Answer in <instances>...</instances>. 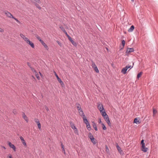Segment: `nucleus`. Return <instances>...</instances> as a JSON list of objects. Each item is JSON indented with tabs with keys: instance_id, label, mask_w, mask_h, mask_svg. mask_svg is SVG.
Returning a JSON list of instances; mask_svg holds the SVG:
<instances>
[{
	"instance_id": "f8f14e48",
	"label": "nucleus",
	"mask_w": 158,
	"mask_h": 158,
	"mask_svg": "<svg viewBox=\"0 0 158 158\" xmlns=\"http://www.w3.org/2000/svg\"><path fill=\"white\" fill-rule=\"evenodd\" d=\"M134 51V49L133 48H127V51H126V53H129L131 52H133Z\"/></svg>"
},
{
	"instance_id": "864d4df0",
	"label": "nucleus",
	"mask_w": 158,
	"mask_h": 158,
	"mask_svg": "<svg viewBox=\"0 0 158 158\" xmlns=\"http://www.w3.org/2000/svg\"><path fill=\"white\" fill-rule=\"evenodd\" d=\"M142 145V146H141V148H143L144 147H145V143H143L142 144H141Z\"/></svg>"
},
{
	"instance_id": "dca6fc26",
	"label": "nucleus",
	"mask_w": 158,
	"mask_h": 158,
	"mask_svg": "<svg viewBox=\"0 0 158 158\" xmlns=\"http://www.w3.org/2000/svg\"><path fill=\"white\" fill-rule=\"evenodd\" d=\"M92 123L93 127L96 131H97L98 129L96 123L94 122H93Z\"/></svg>"
},
{
	"instance_id": "bf43d9fd",
	"label": "nucleus",
	"mask_w": 158,
	"mask_h": 158,
	"mask_svg": "<svg viewBox=\"0 0 158 158\" xmlns=\"http://www.w3.org/2000/svg\"><path fill=\"white\" fill-rule=\"evenodd\" d=\"M4 31L2 29V28H0V32H3Z\"/></svg>"
},
{
	"instance_id": "c03bdc74",
	"label": "nucleus",
	"mask_w": 158,
	"mask_h": 158,
	"mask_svg": "<svg viewBox=\"0 0 158 158\" xmlns=\"http://www.w3.org/2000/svg\"><path fill=\"white\" fill-rule=\"evenodd\" d=\"M77 110L78 111L82 109L81 108V106H77Z\"/></svg>"
},
{
	"instance_id": "e433bc0d",
	"label": "nucleus",
	"mask_w": 158,
	"mask_h": 158,
	"mask_svg": "<svg viewBox=\"0 0 158 158\" xmlns=\"http://www.w3.org/2000/svg\"><path fill=\"white\" fill-rule=\"evenodd\" d=\"M12 18L15 20L17 22L19 23H20V22L19 21V20L15 18L14 17H13Z\"/></svg>"
},
{
	"instance_id": "37998d69",
	"label": "nucleus",
	"mask_w": 158,
	"mask_h": 158,
	"mask_svg": "<svg viewBox=\"0 0 158 158\" xmlns=\"http://www.w3.org/2000/svg\"><path fill=\"white\" fill-rule=\"evenodd\" d=\"M115 145H116L117 150L118 151V143H115Z\"/></svg>"
},
{
	"instance_id": "1a4fd4ad",
	"label": "nucleus",
	"mask_w": 158,
	"mask_h": 158,
	"mask_svg": "<svg viewBox=\"0 0 158 158\" xmlns=\"http://www.w3.org/2000/svg\"><path fill=\"white\" fill-rule=\"evenodd\" d=\"M106 117H107L105 119L106 121L107 122L108 125L109 126H110L111 123H110V120H109V118L108 117V116L107 115V116H106Z\"/></svg>"
},
{
	"instance_id": "69168bd1",
	"label": "nucleus",
	"mask_w": 158,
	"mask_h": 158,
	"mask_svg": "<svg viewBox=\"0 0 158 158\" xmlns=\"http://www.w3.org/2000/svg\"><path fill=\"white\" fill-rule=\"evenodd\" d=\"M15 110H13V112L15 114Z\"/></svg>"
},
{
	"instance_id": "2eb2a0df",
	"label": "nucleus",
	"mask_w": 158,
	"mask_h": 158,
	"mask_svg": "<svg viewBox=\"0 0 158 158\" xmlns=\"http://www.w3.org/2000/svg\"><path fill=\"white\" fill-rule=\"evenodd\" d=\"M59 27L61 29V30L65 33V34L67 33V32L65 30L62 26L61 25L59 26Z\"/></svg>"
},
{
	"instance_id": "2f4dec72",
	"label": "nucleus",
	"mask_w": 158,
	"mask_h": 158,
	"mask_svg": "<svg viewBox=\"0 0 158 158\" xmlns=\"http://www.w3.org/2000/svg\"><path fill=\"white\" fill-rule=\"evenodd\" d=\"M101 124L102 125V129L104 130H105L106 129V126H105V125H104V124L103 123H101Z\"/></svg>"
},
{
	"instance_id": "f03ea898",
	"label": "nucleus",
	"mask_w": 158,
	"mask_h": 158,
	"mask_svg": "<svg viewBox=\"0 0 158 158\" xmlns=\"http://www.w3.org/2000/svg\"><path fill=\"white\" fill-rule=\"evenodd\" d=\"M5 14L6 15L7 17L10 18H12V17H13V15L9 12L7 11H5Z\"/></svg>"
},
{
	"instance_id": "c756f323",
	"label": "nucleus",
	"mask_w": 158,
	"mask_h": 158,
	"mask_svg": "<svg viewBox=\"0 0 158 158\" xmlns=\"http://www.w3.org/2000/svg\"><path fill=\"white\" fill-rule=\"evenodd\" d=\"M105 148H106V152L107 153L109 152V149L107 147V146L106 145H105Z\"/></svg>"
},
{
	"instance_id": "6e6d98bb",
	"label": "nucleus",
	"mask_w": 158,
	"mask_h": 158,
	"mask_svg": "<svg viewBox=\"0 0 158 158\" xmlns=\"http://www.w3.org/2000/svg\"><path fill=\"white\" fill-rule=\"evenodd\" d=\"M45 109L47 110V111H48L49 109H48V107H47V106H45Z\"/></svg>"
},
{
	"instance_id": "c85d7f7f",
	"label": "nucleus",
	"mask_w": 158,
	"mask_h": 158,
	"mask_svg": "<svg viewBox=\"0 0 158 158\" xmlns=\"http://www.w3.org/2000/svg\"><path fill=\"white\" fill-rule=\"evenodd\" d=\"M44 47L47 50H48L49 49V48L47 46V45L45 43L43 45Z\"/></svg>"
},
{
	"instance_id": "c9c22d12",
	"label": "nucleus",
	"mask_w": 158,
	"mask_h": 158,
	"mask_svg": "<svg viewBox=\"0 0 158 158\" xmlns=\"http://www.w3.org/2000/svg\"><path fill=\"white\" fill-rule=\"evenodd\" d=\"M60 83V85H64V83L63 82L61 81V79L59 80V81H58Z\"/></svg>"
},
{
	"instance_id": "5701e85b",
	"label": "nucleus",
	"mask_w": 158,
	"mask_h": 158,
	"mask_svg": "<svg viewBox=\"0 0 158 158\" xmlns=\"http://www.w3.org/2000/svg\"><path fill=\"white\" fill-rule=\"evenodd\" d=\"M91 142L94 144H95L96 143V141L95 139L94 138H92L91 139Z\"/></svg>"
},
{
	"instance_id": "ea45409f",
	"label": "nucleus",
	"mask_w": 158,
	"mask_h": 158,
	"mask_svg": "<svg viewBox=\"0 0 158 158\" xmlns=\"http://www.w3.org/2000/svg\"><path fill=\"white\" fill-rule=\"evenodd\" d=\"M42 44V45H43V44H44L45 43L43 41V40H42L41 39L40 40V41H39Z\"/></svg>"
},
{
	"instance_id": "338daca9",
	"label": "nucleus",
	"mask_w": 158,
	"mask_h": 158,
	"mask_svg": "<svg viewBox=\"0 0 158 158\" xmlns=\"http://www.w3.org/2000/svg\"><path fill=\"white\" fill-rule=\"evenodd\" d=\"M106 49L108 51V48H106Z\"/></svg>"
},
{
	"instance_id": "a18cd8bd",
	"label": "nucleus",
	"mask_w": 158,
	"mask_h": 158,
	"mask_svg": "<svg viewBox=\"0 0 158 158\" xmlns=\"http://www.w3.org/2000/svg\"><path fill=\"white\" fill-rule=\"evenodd\" d=\"M36 38L39 41H40V40H41L40 38L38 35H37L36 36Z\"/></svg>"
},
{
	"instance_id": "3c124183",
	"label": "nucleus",
	"mask_w": 158,
	"mask_h": 158,
	"mask_svg": "<svg viewBox=\"0 0 158 158\" xmlns=\"http://www.w3.org/2000/svg\"><path fill=\"white\" fill-rule=\"evenodd\" d=\"M31 69L32 70L33 72H35V70L33 68H32V67H31Z\"/></svg>"
},
{
	"instance_id": "9b49d317",
	"label": "nucleus",
	"mask_w": 158,
	"mask_h": 158,
	"mask_svg": "<svg viewBox=\"0 0 158 158\" xmlns=\"http://www.w3.org/2000/svg\"><path fill=\"white\" fill-rule=\"evenodd\" d=\"M134 29V27L133 25H131L130 27L128 29V31L129 32H132Z\"/></svg>"
},
{
	"instance_id": "9d476101",
	"label": "nucleus",
	"mask_w": 158,
	"mask_h": 158,
	"mask_svg": "<svg viewBox=\"0 0 158 158\" xmlns=\"http://www.w3.org/2000/svg\"><path fill=\"white\" fill-rule=\"evenodd\" d=\"M28 44L30 45L31 47L32 48H34L35 47V46L34 44L30 40L27 43Z\"/></svg>"
},
{
	"instance_id": "052dcab7",
	"label": "nucleus",
	"mask_w": 158,
	"mask_h": 158,
	"mask_svg": "<svg viewBox=\"0 0 158 158\" xmlns=\"http://www.w3.org/2000/svg\"><path fill=\"white\" fill-rule=\"evenodd\" d=\"M57 43L59 45H61V43L60 42H59V41H57Z\"/></svg>"
},
{
	"instance_id": "4468645a",
	"label": "nucleus",
	"mask_w": 158,
	"mask_h": 158,
	"mask_svg": "<svg viewBox=\"0 0 158 158\" xmlns=\"http://www.w3.org/2000/svg\"><path fill=\"white\" fill-rule=\"evenodd\" d=\"M82 118L83 119V122L85 124L89 122V121H88L86 117L85 116L84 117H82Z\"/></svg>"
},
{
	"instance_id": "6ab92c4d",
	"label": "nucleus",
	"mask_w": 158,
	"mask_h": 158,
	"mask_svg": "<svg viewBox=\"0 0 158 158\" xmlns=\"http://www.w3.org/2000/svg\"><path fill=\"white\" fill-rule=\"evenodd\" d=\"M141 149L143 152H146L148 150V148L144 147L143 148H142Z\"/></svg>"
},
{
	"instance_id": "774afa93",
	"label": "nucleus",
	"mask_w": 158,
	"mask_h": 158,
	"mask_svg": "<svg viewBox=\"0 0 158 158\" xmlns=\"http://www.w3.org/2000/svg\"><path fill=\"white\" fill-rule=\"evenodd\" d=\"M104 117V119H105V118H106V117H106V116H105V117Z\"/></svg>"
},
{
	"instance_id": "20e7f679",
	"label": "nucleus",
	"mask_w": 158,
	"mask_h": 158,
	"mask_svg": "<svg viewBox=\"0 0 158 158\" xmlns=\"http://www.w3.org/2000/svg\"><path fill=\"white\" fill-rule=\"evenodd\" d=\"M8 144H9V146L11 148H13V150L14 151H16V148L14 144H11V143L10 142H8Z\"/></svg>"
},
{
	"instance_id": "4d7b16f0",
	"label": "nucleus",
	"mask_w": 158,
	"mask_h": 158,
	"mask_svg": "<svg viewBox=\"0 0 158 158\" xmlns=\"http://www.w3.org/2000/svg\"><path fill=\"white\" fill-rule=\"evenodd\" d=\"M62 151H64V153H65V151H64V147H62Z\"/></svg>"
},
{
	"instance_id": "7c9ffc66",
	"label": "nucleus",
	"mask_w": 158,
	"mask_h": 158,
	"mask_svg": "<svg viewBox=\"0 0 158 158\" xmlns=\"http://www.w3.org/2000/svg\"><path fill=\"white\" fill-rule=\"evenodd\" d=\"M126 67V68H127V69H128L129 68H130V69H131L133 68V66H132L131 65H127Z\"/></svg>"
},
{
	"instance_id": "aec40b11",
	"label": "nucleus",
	"mask_w": 158,
	"mask_h": 158,
	"mask_svg": "<svg viewBox=\"0 0 158 158\" xmlns=\"http://www.w3.org/2000/svg\"><path fill=\"white\" fill-rule=\"evenodd\" d=\"M101 113L102 114V115L103 117L107 116V115L106 114L105 111H102V113Z\"/></svg>"
},
{
	"instance_id": "f3484780",
	"label": "nucleus",
	"mask_w": 158,
	"mask_h": 158,
	"mask_svg": "<svg viewBox=\"0 0 158 158\" xmlns=\"http://www.w3.org/2000/svg\"><path fill=\"white\" fill-rule=\"evenodd\" d=\"M85 124L86 125V127H87L88 130L89 131H90L91 129V128H90V125L89 123L88 122L87 123H86Z\"/></svg>"
},
{
	"instance_id": "680f3d73",
	"label": "nucleus",
	"mask_w": 158,
	"mask_h": 158,
	"mask_svg": "<svg viewBox=\"0 0 158 158\" xmlns=\"http://www.w3.org/2000/svg\"><path fill=\"white\" fill-rule=\"evenodd\" d=\"M61 148H62V147H64V145H63V143H61Z\"/></svg>"
},
{
	"instance_id": "4c0bfd02",
	"label": "nucleus",
	"mask_w": 158,
	"mask_h": 158,
	"mask_svg": "<svg viewBox=\"0 0 158 158\" xmlns=\"http://www.w3.org/2000/svg\"><path fill=\"white\" fill-rule=\"evenodd\" d=\"M20 36L22 38H23V39L25 37H26L24 35H23V34H20Z\"/></svg>"
},
{
	"instance_id": "de8ad7c7",
	"label": "nucleus",
	"mask_w": 158,
	"mask_h": 158,
	"mask_svg": "<svg viewBox=\"0 0 158 158\" xmlns=\"http://www.w3.org/2000/svg\"><path fill=\"white\" fill-rule=\"evenodd\" d=\"M8 158H13L12 157L11 155L10 154H9L8 156Z\"/></svg>"
},
{
	"instance_id": "39448f33",
	"label": "nucleus",
	"mask_w": 158,
	"mask_h": 158,
	"mask_svg": "<svg viewBox=\"0 0 158 158\" xmlns=\"http://www.w3.org/2000/svg\"><path fill=\"white\" fill-rule=\"evenodd\" d=\"M35 122L37 124L39 129H40L41 128V125L39 120L37 119H35Z\"/></svg>"
},
{
	"instance_id": "423d86ee",
	"label": "nucleus",
	"mask_w": 158,
	"mask_h": 158,
	"mask_svg": "<svg viewBox=\"0 0 158 158\" xmlns=\"http://www.w3.org/2000/svg\"><path fill=\"white\" fill-rule=\"evenodd\" d=\"M78 111L79 114L80 116H81L82 117H84L85 116V115L84 114L83 112L82 109Z\"/></svg>"
},
{
	"instance_id": "0eeeda50",
	"label": "nucleus",
	"mask_w": 158,
	"mask_h": 158,
	"mask_svg": "<svg viewBox=\"0 0 158 158\" xmlns=\"http://www.w3.org/2000/svg\"><path fill=\"white\" fill-rule=\"evenodd\" d=\"M128 69L126 68V67L123 68L121 70V72L123 74H125L127 72V71Z\"/></svg>"
},
{
	"instance_id": "ddd939ff",
	"label": "nucleus",
	"mask_w": 158,
	"mask_h": 158,
	"mask_svg": "<svg viewBox=\"0 0 158 158\" xmlns=\"http://www.w3.org/2000/svg\"><path fill=\"white\" fill-rule=\"evenodd\" d=\"M20 139L22 141V143L25 146H26V143L23 139V138L22 136H20Z\"/></svg>"
},
{
	"instance_id": "49530a36",
	"label": "nucleus",
	"mask_w": 158,
	"mask_h": 158,
	"mask_svg": "<svg viewBox=\"0 0 158 158\" xmlns=\"http://www.w3.org/2000/svg\"><path fill=\"white\" fill-rule=\"evenodd\" d=\"M35 2H37L40 3V0H34Z\"/></svg>"
},
{
	"instance_id": "412c9836",
	"label": "nucleus",
	"mask_w": 158,
	"mask_h": 158,
	"mask_svg": "<svg viewBox=\"0 0 158 158\" xmlns=\"http://www.w3.org/2000/svg\"><path fill=\"white\" fill-rule=\"evenodd\" d=\"M88 137L90 139L92 138H94L93 135H92V133L90 132L88 134Z\"/></svg>"
},
{
	"instance_id": "13d9d810",
	"label": "nucleus",
	"mask_w": 158,
	"mask_h": 158,
	"mask_svg": "<svg viewBox=\"0 0 158 158\" xmlns=\"http://www.w3.org/2000/svg\"><path fill=\"white\" fill-rule=\"evenodd\" d=\"M36 6L39 9H41V7L39 6V5H37Z\"/></svg>"
},
{
	"instance_id": "603ef678",
	"label": "nucleus",
	"mask_w": 158,
	"mask_h": 158,
	"mask_svg": "<svg viewBox=\"0 0 158 158\" xmlns=\"http://www.w3.org/2000/svg\"><path fill=\"white\" fill-rule=\"evenodd\" d=\"M76 105L77 106H81L80 105L79 103H77L76 104Z\"/></svg>"
},
{
	"instance_id": "e2e57ef3",
	"label": "nucleus",
	"mask_w": 158,
	"mask_h": 158,
	"mask_svg": "<svg viewBox=\"0 0 158 158\" xmlns=\"http://www.w3.org/2000/svg\"><path fill=\"white\" fill-rule=\"evenodd\" d=\"M98 122H99V123H101V121L100 118H99V120Z\"/></svg>"
},
{
	"instance_id": "58836bf2",
	"label": "nucleus",
	"mask_w": 158,
	"mask_h": 158,
	"mask_svg": "<svg viewBox=\"0 0 158 158\" xmlns=\"http://www.w3.org/2000/svg\"><path fill=\"white\" fill-rule=\"evenodd\" d=\"M42 44V45H43V44H44L45 43L43 41V40H42L41 39L40 40V41H39Z\"/></svg>"
},
{
	"instance_id": "f257e3e1",
	"label": "nucleus",
	"mask_w": 158,
	"mask_h": 158,
	"mask_svg": "<svg viewBox=\"0 0 158 158\" xmlns=\"http://www.w3.org/2000/svg\"><path fill=\"white\" fill-rule=\"evenodd\" d=\"M66 35L68 37L69 40L71 42V43L72 44L75 46H77V43H76V42H74L72 39L71 38V37L67 34V33L66 34Z\"/></svg>"
},
{
	"instance_id": "0e129e2a",
	"label": "nucleus",
	"mask_w": 158,
	"mask_h": 158,
	"mask_svg": "<svg viewBox=\"0 0 158 158\" xmlns=\"http://www.w3.org/2000/svg\"><path fill=\"white\" fill-rule=\"evenodd\" d=\"M2 148H3L4 149H6V148L5 147H4V146H3V147H2Z\"/></svg>"
},
{
	"instance_id": "a19ab883",
	"label": "nucleus",
	"mask_w": 158,
	"mask_h": 158,
	"mask_svg": "<svg viewBox=\"0 0 158 158\" xmlns=\"http://www.w3.org/2000/svg\"><path fill=\"white\" fill-rule=\"evenodd\" d=\"M42 44V45H43V44H44L45 43L43 41V40H42L41 39L40 40V41H39Z\"/></svg>"
},
{
	"instance_id": "7ed1b4c3",
	"label": "nucleus",
	"mask_w": 158,
	"mask_h": 158,
	"mask_svg": "<svg viewBox=\"0 0 158 158\" xmlns=\"http://www.w3.org/2000/svg\"><path fill=\"white\" fill-rule=\"evenodd\" d=\"M98 107L100 113H102V112L104 110V108L102 105L100 104H98Z\"/></svg>"
},
{
	"instance_id": "473e14b6",
	"label": "nucleus",
	"mask_w": 158,
	"mask_h": 158,
	"mask_svg": "<svg viewBox=\"0 0 158 158\" xmlns=\"http://www.w3.org/2000/svg\"><path fill=\"white\" fill-rule=\"evenodd\" d=\"M23 40L26 42L27 43L28 42L29 40L26 37H25L23 39Z\"/></svg>"
},
{
	"instance_id": "f704fd0d",
	"label": "nucleus",
	"mask_w": 158,
	"mask_h": 158,
	"mask_svg": "<svg viewBox=\"0 0 158 158\" xmlns=\"http://www.w3.org/2000/svg\"><path fill=\"white\" fill-rule=\"evenodd\" d=\"M60 83V85H64V83L63 82L61 81V79L59 80V81H58Z\"/></svg>"
},
{
	"instance_id": "a211bd4d",
	"label": "nucleus",
	"mask_w": 158,
	"mask_h": 158,
	"mask_svg": "<svg viewBox=\"0 0 158 158\" xmlns=\"http://www.w3.org/2000/svg\"><path fill=\"white\" fill-rule=\"evenodd\" d=\"M134 122L137 124H139L140 123L139 120H138L137 118H135L134 119Z\"/></svg>"
},
{
	"instance_id": "6e6552de",
	"label": "nucleus",
	"mask_w": 158,
	"mask_h": 158,
	"mask_svg": "<svg viewBox=\"0 0 158 158\" xmlns=\"http://www.w3.org/2000/svg\"><path fill=\"white\" fill-rule=\"evenodd\" d=\"M70 126H71V128L73 129L76 130V131H77V128H76V127L75 126L74 124H73V122H70Z\"/></svg>"
},
{
	"instance_id": "cd10ccee",
	"label": "nucleus",
	"mask_w": 158,
	"mask_h": 158,
	"mask_svg": "<svg viewBox=\"0 0 158 158\" xmlns=\"http://www.w3.org/2000/svg\"><path fill=\"white\" fill-rule=\"evenodd\" d=\"M94 69L96 73H98L99 72V71L97 67L94 68Z\"/></svg>"
},
{
	"instance_id": "393cba45",
	"label": "nucleus",
	"mask_w": 158,
	"mask_h": 158,
	"mask_svg": "<svg viewBox=\"0 0 158 158\" xmlns=\"http://www.w3.org/2000/svg\"><path fill=\"white\" fill-rule=\"evenodd\" d=\"M142 74V72H139V73H138L137 74V78L138 79H139L140 77L141 76V75Z\"/></svg>"
},
{
	"instance_id": "8fccbe9b",
	"label": "nucleus",
	"mask_w": 158,
	"mask_h": 158,
	"mask_svg": "<svg viewBox=\"0 0 158 158\" xmlns=\"http://www.w3.org/2000/svg\"><path fill=\"white\" fill-rule=\"evenodd\" d=\"M119 153H120V154H121L122 153V150H121V149L120 148V147H119Z\"/></svg>"
},
{
	"instance_id": "a878e982",
	"label": "nucleus",
	"mask_w": 158,
	"mask_h": 158,
	"mask_svg": "<svg viewBox=\"0 0 158 158\" xmlns=\"http://www.w3.org/2000/svg\"><path fill=\"white\" fill-rule=\"evenodd\" d=\"M92 66L93 69L95 67H97L95 63L93 61H92Z\"/></svg>"
},
{
	"instance_id": "79ce46f5",
	"label": "nucleus",
	"mask_w": 158,
	"mask_h": 158,
	"mask_svg": "<svg viewBox=\"0 0 158 158\" xmlns=\"http://www.w3.org/2000/svg\"><path fill=\"white\" fill-rule=\"evenodd\" d=\"M42 44V45H43V44H44L45 43L43 41V40H42L41 39L40 40V41H39Z\"/></svg>"
},
{
	"instance_id": "bb28decb",
	"label": "nucleus",
	"mask_w": 158,
	"mask_h": 158,
	"mask_svg": "<svg viewBox=\"0 0 158 158\" xmlns=\"http://www.w3.org/2000/svg\"><path fill=\"white\" fill-rule=\"evenodd\" d=\"M54 73H55V75L56 76V77L57 78V79L58 81L59 80H60L61 79L58 76V75L56 74V72L55 71H54Z\"/></svg>"
},
{
	"instance_id": "5fc2aeb1",
	"label": "nucleus",
	"mask_w": 158,
	"mask_h": 158,
	"mask_svg": "<svg viewBox=\"0 0 158 158\" xmlns=\"http://www.w3.org/2000/svg\"><path fill=\"white\" fill-rule=\"evenodd\" d=\"M28 65L31 68V64L29 62H27V63Z\"/></svg>"
},
{
	"instance_id": "4be33fe9",
	"label": "nucleus",
	"mask_w": 158,
	"mask_h": 158,
	"mask_svg": "<svg viewBox=\"0 0 158 158\" xmlns=\"http://www.w3.org/2000/svg\"><path fill=\"white\" fill-rule=\"evenodd\" d=\"M23 117L24 119V120L27 121V122H28L27 117V116L25 115L24 113H23Z\"/></svg>"
},
{
	"instance_id": "72a5a7b5",
	"label": "nucleus",
	"mask_w": 158,
	"mask_h": 158,
	"mask_svg": "<svg viewBox=\"0 0 158 158\" xmlns=\"http://www.w3.org/2000/svg\"><path fill=\"white\" fill-rule=\"evenodd\" d=\"M121 44H122V45L123 47L124 46V45L125 44V40H123L122 41V43H121Z\"/></svg>"
},
{
	"instance_id": "b1692460",
	"label": "nucleus",
	"mask_w": 158,
	"mask_h": 158,
	"mask_svg": "<svg viewBox=\"0 0 158 158\" xmlns=\"http://www.w3.org/2000/svg\"><path fill=\"white\" fill-rule=\"evenodd\" d=\"M157 113V111L155 109H153V117H154V116Z\"/></svg>"
},
{
	"instance_id": "09e8293b",
	"label": "nucleus",
	"mask_w": 158,
	"mask_h": 158,
	"mask_svg": "<svg viewBox=\"0 0 158 158\" xmlns=\"http://www.w3.org/2000/svg\"><path fill=\"white\" fill-rule=\"evenodd\" d=\"M144 140L143 139H142L141 140V144H142L143 143H144Z\"/></svg>"
}]
</instances>
